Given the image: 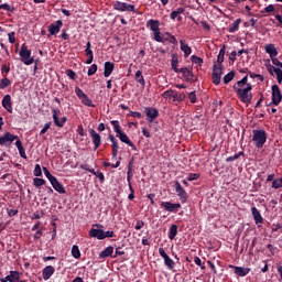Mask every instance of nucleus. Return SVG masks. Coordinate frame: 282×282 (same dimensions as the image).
Wrapping results in <instances>:
<instances>
[{"label": "nucleus", "instance_id": "1", "mask_svg": "<svg viewBox=\"0 0 282 282\" xmlns=\"http://www.w3.org/2000/svg\"><path fill=\"white\" fill-rule=\"evenodd\" d=\"M232 89L240 102H245V105H250V102H252V84H247L246 87L232 86Z\"/></svg>", "mask_w": 282, "mask_h": 282}, {"label": "nucleus", "instance_id": "2", "mask_svg": "<svg viewBox=\"0 0 282 282\" xmlns=\"http://www.w3.org/2000/svg\"><path fill=\"white\" fill-rule=\"evenodd\" d=\"M110 124L113 127V131L116 133V138H119L121 142L124 144H128V147L132 148V151H138V148L131 140L129 139V135L122 131V128L120 127V121L118 120H112L110 121Z\"/></svg>", "mask_w": 282, "mask_h": 282}, {"label": "nucleus", "instance_id": "3", "mask_svg": "<svg viewBox=\"0 0 282 282\" xmlns=\"http://www.w3.org/2000/svg\"><path fill=\"white\" fill-rule=\"evenodd\" d=\"M252 142L256 149H261L268 142V132L263 129L252 130Z\"/></svg>", "mask_w": 282, "mask_h": 282}, {"label": "nucleus", "instance_id": "4", "mask_svg": "<svg viewBox=\"0 0 282 282\" xmlns=\"http://www.w3.org/2000/svg\"><path fill=\"white\" fill-rule=\"evenodd\" d=\"M20 61L24 65H32L34 63V57L32 56V50L28 45L22 44L19 52Z\"/></svg>", "mask_w": 282, "mask_h": 282}, {"label": "nucleus", "instance_id": "5", "mask_svg": "<svg viewBox=\"0 0 282 282\" xmlns=\"http://www.w3.org/2000/svg\"><path fill=\"white\" fill-rule=\"evenodd\" d=\"M51 111H52V115H53V121H54L55 127H58L59 129H63V127H65V123L67 122V118L65 116L59 118V116L62 113L56 108H52Z\"/></svg>", "mask_w": 282, "mask_h": 282}, {"label": "nucleus", "instance_id": "6", "mask_svg": "<svg viewBox=\"0 0 282 282\" xmlns=\"http://www.w3.org/2000/svg\"><path fill=\"white\" fill-rule=\"evenodd\" d=\"M174 188L177 197L181 199V203L186 204V202H188V194L186 193V189L182 187V184H180L178 181L174 182Z\"/></svg>", "mask_w": 282, "mask_h": 282}, {"label": "nucleus", "instance_id": "7", "mask_svg": "<svg viewBox=\"0 0 282 282\" xmlns=\"http://www.w3.org/2000/svg\"><path fill=\"white\" fill-rule=\"evenodd\" d=\"M14 140H19V135L6 132L0 137V147H12V142H14Z\"/></svg>", "mask_w": 282, "mask_h": 282}, {"label": "nucleus", "instance_id": "8", "mask_svg": "<svg viewBox=\"0 0 282 282\" xmlns=\"http://www.w3.org/2000/svg\"><path fill=\"white\" fill-rule=\"evenodd\" d=\"M178 74H182L187 83H197V77L193 74V68L182 67L180 68Z\"/></svg>", "mask_w": 282, "mask_h": 282}, {"label": "nucleus", "instance_id": "9", "mask_svg": "<svg viewBox=\"0 0 282 282\" xmlns=\"http://www.w3.org/2000/svg\"><path fill=\"white\" fill-rule=\"evenodd\" d=\"M88 131L93 140L94 151H98V149H100V144H102V137H100V133L96 132L94 128H89Z\"/></svg>", "mask_w": 282, "mask_h": 282}, {"label": "nucleus", "instance_id": "10", "mask_svg": "<svg viewBox=\"0 0 282 282\" xmlns=\"http://www.w3.org/2000/svg\"><path fill=\"white\" fill-rule=\"evenodd\" d=\"M271 89H272V101L270 105H274L275 107H279L282 100L281 88H279V85H273Z\"/></svg>", "mask_w": 282, "mask_h": 282}, {"label": "nucleus", "instance_id": "11", "mask_svg": "<svg viewBox=\"0 0 282 282\" xmlns=\"http://www.w3.org/2000/svg\"><path fill=\"white\" fill-rule=\"evenodd\" d=\"M113 8L118 10V12H135V6L127 2L116 1Z\"/></svg>", "mask_w": 282, "mask_h": 282}, {"label": "nucleus", "instance_id": "12", "mask_svg": "<svg viewBox=\"0 0 282 282\" xmlns=\"http://www.w3.org/2000/svg\"><path fill=\"white\" fill-rule=\"evenodd\" d=\"M161 208H164L166 213H177L180 208H182V204L180 203H171V202H162Z\"/></svg>", "mask_w": 282, "mask_h": 282}, {"label": "nucleus", "instance_id": "13", "mask_svg": "<svg viewBox=\"0 0 282 282\" xmlns=\"http://www.w3.org/2000/svg\"><path fill=\"white\" fill-rule=\"evenodd\" d=\"M159 254L164 260V265H166L167 270H173V268H175V261H173V259L166 254L164 248L159 249Z\"/></svg>", "mask_w": 282, "mask_h": 282}, {"label": "nucleus", "instance_id": "14", "mask_svg": "<svg viewBox=\"0 0 282 282\" xmlns=\"http://www.w3.org/2000/svg\"><path fill=\"white\" fill-rule=\"evenodd\" d=\"M61 28H63V20H57L48 25V37L56 36L58 32H61Z\"/></svg>", "mask_w": 282, "mask_h": 282}, {"label": "nucleus", "instance_id": "15", "mask_svg": "<svg viewBox=\"0 0 282 282\" xmlns=\"http://www.w3.org/2000/svg\"><path fill=\"white\" fill-rule=\"evenodd\" d=\"M135 162V158L132 156L128 163V172H127V182L130 191H133V186L131 185V180H133V164Z\"/></svg>", "mask_w": 282, "mask_h": 282}, {"label": "nucleus", "instance_id": "16", "mask_svg": "<svg viewBox=\"0 0 282 282\" xmlns=\"http://www.w3.org/2000/svg\"><path fill=\"white\" fill-rule=\"evenodd\" d=\"M265 67H267V72H269L270 76H274V74L276 75V80H278L279 85H281V83H282L281 68H276L272 64H267Z\"/></svg>", "mask_w": 282, "mask_h": 282}, {"label": "nucleus", "instance_id": "17", "mask_svg": "<svg viewBox=\"0 0 282 282\" xmlns=\"http://www.w3.org/2000/svg\"><path fill=\"white\" fill-rule=\"evenodd\" d=\"M145 116L148 118V122H153V120H155V118H158V116H160V111L158 110V108L147 107Z\"/></svg>", "mask_w": 282, "mask_h": 282}, {"label": "nucleus", "instance_id": "18", "mask_svg": "<svg viewBox=\"0 0 282 282\" xmlns=\"http://www.w3.org/2000/svg\"><path fill=\"white\" fill-rule=\"evenodd\" d=\"M229 268L234 270L235 274L237 276H248L250 274V268H243V267H236L232 264H229Z\"/></svg>", "mask_w": 282, "mask_h": 282}, {"label": "nucleus", "instance_id": "19", "mask_svg": "<svg viewBox=\"0 0 282 282\" xmlns=\"http://www.w3.org/2000/svg\"><path fill=\"white\" fill-rule=\"evenodd\" d=\"M2 107L8 111L9 113H12V96L6 95L2 98Z\"/></svg>", "mask_w": 282, "mask_h": 282}, {"label": "nucleus", "instance_id": "20", "mask_svg": "<svg viewBox=\"0 0 282 282\" xmlns=\"http://www.w3.org/2000/svg\"><path fill=\"white\" fill-rule=\"evenodd\" d=\"M89 237H93L95 239H98L99 241H102V239H105V230L91 228L89 230Z\"/></svg>", "mask_w": 282, "mask_h": 282}, {"label": "nucleus", "instance_id": "21", "mask_svg": "<svg viewBox=\"0 0 282 282\" xmlns=\"http://www.w3.org/2000/svg\"><path fill=\"white\" fill-rule=\"evenodd\" d=\"M264 51L267 54H269L270 58L279 56V51L276 50V46L274 44H265Z\"/></svg>", "mask_w": 282, "mask_h": 282}, {"label": "nucleus", "instance_id": "22", "mask_svg": "<svg viewBox=\"0 0 282 282\" xmlns=\"http://www.w3.org/2000/svg\"><path fill=\"white\" fill-rule=\"evenodd\" d=\"M184 12H186V9L184 7H178L176 10L171 12L170 19L172 21H175L176 19L177 21H182V17H180V14H184Z\"/></svg>", "mask_w": 282, "mask_h": 282}, {"label": "nucleus", "instance_id": "23", "mask_svg": "<svg viewBox=\"0 0 282 282\" xmlns=\"http://www.w3.org/2000/svg\"><path fill=\"white\" fill-rule=\"evenodd\" d=\"M51 186L54 188V191H56L57 193H59V195H65V193H67V191L65 189V186H63L61 184V182L58 181V178H55L52 183Z\"/></svg>", "mask_w": 282, "mask_h": 282}, {"label": "nucleus", "instance_id": "24", "mask_svg": "<svg viewBox=\"0 0 282 282\" xmlns=\"http://www.w3.org/2000/svg\"><path fill=\"white\" fill-rule=\"evenodd\" d=\"M116 65L112 62H106L104 65V76L105 78H109L111 74H113Z\"/></svg>", "mask_w": 282, "mask_h": 282}, {"label": "nucleus", "instance_id": "25", "mask_svg": "<svg viewBox=\"0 0 282 282\" xmlns=\"http://www.w3.org/2000/svg\"><path fill=\"white\" fill-rule=\"evenodd\" d=\"M145 26L149 28L151 32H158L160 30V20L150 19L147 21Z\"/></svg>", "mask_w": 282, "mask_h": 282}, {"label": "nucleus", "instance_id": "26", "mask_svg": "<svg viewBox=\"0 0 282 282\" xmlns=\"http://www.w3.org/2000/svg\"><path fill=\"white\" fill-rule=\"evenodd\" d=\"M54 272H56V269H54V267L52 265L45 267L42 271V276L44 281H50V278L52 276V274H54Z\"/></svg>", "mask_w": 282, "mask_h": 282}, {"label": "nucleus", "instance_id": "27", "mask_svg": "<svg viewBox=\"0 0 282 282\" xmlns=\"http://www.w3.org/2000/svg\"><path fill=\"white\" fill-rule=\"evenodd\" d=\"M251 214L256 224H263V216H261V212L257 207L251 208Z\"/></svg>", "mask_w": 282, "mask_h": 282}, {"label": "nucleus", "instance_id": "28", "mask_svg": "<svg viewBox=\"0 0 282 282\" xmlns=\"http://www.w3.org/2000/svg\"><path fill=\"white\" fill-rule=\"evenodd\" d=\"M180 44H181V50H182V52L184 53V57H185V58H188V55H189V54H193V48H191V47L188 46V44H186V42H184V40H181V41H180Z\"/></svg>", "mask_w": 282, "mask_h": 282}, {"label": "nucleus", "instance_id": "29", "mask_svg": "<svg viewBox=\"0 0 282 282\" xmlns=\"http://www.w3.org/2000/svg\"><path fill=\"white\" fill-rule=\"evenodd\" d=\"M21 279V273L19 271H10L7 275V281L9 282H19Z\"/></svg>", "mask_w": 282, "mask_h": 282}, {"label": "nucleus", "instance_id": "30", "mask_svg": "<svg viewBox=\"0 0 282 282\" xmlns=\"http://www.w3.org/2000/svg\"><path fill=\"white\" fill-rule=\"evenodd\" d=\"M107 257L113 258V247L109 246L99 253V259H107Z\"/></svg>", "mask_w": 282, "mask_h": 282}, {"label": "nucleus", "instance_id": "31", "mask_svg": "<svg viewBox=\"0 0 282 282\" xmlns=\"http://www.w3.org/2000/svg\"><path fill=\"white\" fill-rule=\"evenodd\" d=\"M108 138H109L110 142L112 143L111 148L116 155L118 153V149H120V145L118 144V139H116V137L113 134H109Z\"/></svg>", "mask_w": 282, "mask_h": 282}, {"label": "nucleus", "instance_id": "32", "mask_svg": "<svg viewBox=\"0 0 282 282\" xmlns=\"http://www.w3.org/2000/svg\"><path fill=\"white\" fill-rule=\"evenodd\" d=\"M171 65L173 72H175V74H180V68H177V65H180V59H177V55H172Z\"/></svg>", "mask_w": 282, "mask_h": 282}, {"label": "nucleus", "instance_id": "33", "mask_svg": "<svg viewBox=\"0 0 282 282\" xmlns=\"http://www.w3.org/2000/svg\"><path fill=\"white\" fill-rule=\"evenodd\" d=\"M185 99L186 95L184 93H177V90H174L172 102H183Z\"/></svg>", "mask_w": 282, "mask_h": 282}, {"label": "nucleus", "instance_id": "34", "mask_svg": "<svg viewBox=\"0 0 282 282\" xmlns=\"http://www.w3.org/2000/svg\"><path fill=\"white\" fill-rule=\"evenodd\" d=\"M239 25H241V19H237L231 25H229L228 32L230 34H235L239 30Z\"/></svg>", "mask_w": 282, "mask_h": 282}, {"label": "nucleus", "instance_id": "35", "mask_svg": "<svg viewBox=\"0 0 282 282\" xmlns=\"http://www.w3.org/2000/svg\"><path fill=\"white\" fill-rule=\"evenodd\" d=\"M212 74L221 76L224 74V66L221 64H214Z\"/></svg>", "mask_w": 282, "mask_h": 282}, {"label": "nucleus", "instance_id": "36", "mask_svg": "<svg viewBox=\"0 0 282 282\" xmlns=\"http://www.w3.org/2000/svg\"><path fill=\"white\" fill-rule=\"evenodd\" d=\"M134 76H135L137 83H140L142 87H145L147 82L144 80V76H142V70H137Z\"/></svg>", "mask_w": 282, "mask_h": 282}, {"label": "nucleus", "instance_id": "37", "mask_svg": "<svg viewBox=\"0 0 282 282\" xmlns=\"http://www.w3.org/2000/svg\"><path fill=\"white\" fill-rule=\"evenodd\" d=\"M177 237V225L173 224L170 227L169 239L173 241Z\"/></svg>", "mask_w": 282, "mask_h": 282}, {"label": "nucleus", "instance_id": "38", "mask_svg": "<svg viewBox=\"0 0 282 282\" xmlns=\"http://www.w3.org/2000/svg\"><path fill=\"white\" fill-rule=\"evenodd\" d=\"M224 56H226V45H223L220 51H219V54L217 56V64L218 65H221V63H224Z\"/></svg>", "mask_w": 282, "mask_h": 282}, {"label": "nucleus", "instance_id": "39", "mask_svg": "<svg viewBox=\"0 0 282 282\" xmlns=\"http://www.w3.org/2000/svg\"><path fill=\"white\" fill-rule=\"evenodd\" d=\"M235 70L229 72L227 75L224 76L223 80L225 85H228V83L232 82L235 79Z\"/></svg>", "mask_w": 282, "mask_h": 282}, {"label": "nucleus", "instance_id": "40", "mask_svg": "<svg viewBox=\"0 0 282 282\" xmlns=\"http://www.w3.org/2000/svg\"><path fill=\"white\" fill-rule=\"evenodd\" d=\"M10 85H12V80H10L8 77L0 80V89H7V87H10Z\"/></svg>", "mask_w": 282, "mask_h": 282}, {"label": "nucleus", "instance_id": "41", "mask_svg": "<svg viewBox=\"0 0 282 282\" xmlns=\"http://www.w3.org/2000/svg\"><path fill=\"white\" fill-rule=\"evenodd\" d=\"M191 61H192V63H194L195 65H198L199 67H202V65H204V59L197 55H192Z\"/></svg>", "mask_w": 282, "mask_h": 282}, {"label": "nucleus", "instance_id": "42", "mask_svg": "<svg viewBox=\"0 0 282 282\" xmlns=\"http://www.w3.org/2000/svg\"><path fill=\"white\" fill-rule=\"evenodd\" d=\"M248 75H246L242 79L238 80L234 87H248Z\"/></svg>", "mask_w": 282, "mask_h": 282}, {"label": "nucleus", "instance_id": "43", "mask_svg": "<svg viewBox=\"0 0 282 282\" xmlns=\"http://www.w3.org/2000/svg\"><path fill=\"white\" fill-rule=\"evenodd\" d=\"M72 257H74V259H80V249L76 245L72 247Z\"/></svg>", "mask_w": 282, "mask_h": 282}, {"label": "nucleus", "instance_id": "44", "mask_svg": "<svg viewBox=\"0 0 282 282\" xmlns=\"http://www.w3.org/2000/svg\"><path fill=\"white\" fill-rule=\"evenodd\" d=\"M80 100H82L83 105H85L86 107H96V105H94V101H91V99L87 95L84 98H82Z\"/></svg>", "mask_w": 282, "mask_h": 282}, {"label": "nucleus", "instance_id": "45", "mask_svg": "<svg viewBox=\"0 0 282 282\" xmlns=\"http://www.w3.org/2000/svg\"><path fill=\"white\" fill-rule=\"evenodd\" d=\"M43 172L45 177H47L48 182H51V184L56 180V176L52 175V173H50V170H47V167H43Z\"/></svg>", "mask_w": 282, "mask_h": 282}, {"label": "nucleus", "instance_id": "46", "mask_svg": "<svg viewBox=\"0 0 282 282\" xmlns=\"http://www.w3.org/2000/svg\"><path fill=\"white\" fill-rule=\"evenodd\" d=\"M275 7L274 4H269L268 7H265L261 12V14H272V12H275Z\"/></svg>", "mask_w": 282, "mask_h": 282}, {"label": "nucleus", "instance_id": "47", "mask_svg": "<svg viewBox=\"0 0 282 282\" xmlns=\"http://www.w3.org/2000/svg\"><path fill=\"white\" fill-rule=\"evenodd\" d=\"M44 184L45 180L39 177L33 178V186H35V188H41V186H44Z\"/></svg>", "mask_w": 282, "mask_h": 282}, {"label": "nucleus", "instance_id": "48", "mask_svg": "<svg viewBox=\"0 0 282 282\" xmlns=\"http://www.w3.org/2000/svg\"><path fill=\"white\" fill-rule=\"evenodd\" d=\"M165 36H167V39H165V41H170V43H172V45H177V39L175 37V35H172L169 32H165Z\"/></svg>", "mask_w": 282, "mask_h": 282}, {"label": "nucleus", "instance_id": "49", "mask_svg": "<svg viewBox=\"0 0 282 282\" xmlns=\"http://www.w3.org/2000/svg\"><path fill=\"white\" fill-rule=\"evenodd\" d=\"M153 36H154V41H156V43H164L165 42V40L162 39V35L160 33V29H159V31L153 32Z\"/></svg>", "mask_w": 282, "mask_h": 282}, {"label": "nucleus", "instance_id": "50", "mask_svg": "<svg viewBox=\"0 0 282 282\" xmlns=\"http://www.w3.org/2000/svg\"><path fill=\"white\" fill-rule=\"evenodd\" d=\"M75 94L77 98H79V100H82V98H85L87 96V94H85V91H83L80 87H75Z\"/></svg>", "mask_w": 282, "mask_h": 282}, {"label": "nucleus", "instance_id": "51", "mask_svg": "<svg viewBox=\"0 0 282 282\" xmlns=\"http://www.w3.org/2000/svg\"><path fill=\"white\" fill-rule=\"evenodd\" d=\"M33 175L35 177H41V175H43V170H41V165L40 164L35 165V169L33 171Z\"/></svg>", "mask_w": 282, "mask_h": 282}, {"label": "nucleus", "instance_id": "52", "mask_svg": "<svg viewBox=\"0 0 282 282\" xmlns=\"http://www.w3.org/2000/svg\"><path fill=\"white\" fill-rule=\"evenodd\" d=\"M272 188L279 189L282 188V178H276L272 182Z\"/></svg>", "mask_w": 282, "mask_h": 282}, {"label": "nucleus", "instance_id": "53", "mask_svg": "<svg viewBox=\"0 0 282 282\" xmlns=\"http://www.w3.org/2000/svg\"><path fill=\"white\" fill-rule=\"evenodd\" d=\"M96 72H98V65L93 64V65L88 68L87 75H88V76H94V74H96Z\"/></svg>", "mask_w": 282, "mask_h": 282}, {"label": "nucleus", "instance_id": "54", "mask_svg": "<svg viewBox=\"0 0 282 282\" xmlns=\"http://www.w3.org/2000/svg\"><path fill=\"white\" fill-rule=\"evenodd\" d=\"M175 94V90L173 89H169V90H165L163 94H162V97L167 99V98H173Z\"/></svg>", "mask_w": 282, "mask_h": 282}, {"label": "nucleus", "instance_id": "55", "mask_svg": "<svg viewBox=\"0 0 282 282\" xmlns=\"http://www.w3.org/2000/svg\"><path fill=\"white\" fill-rule=\"evenodd\" d=\"M0 10H6L7 12H13L14 7H12L8 3H3V4H0Z\"/></svg>", "mask_w": 282, "mask_h": 282}, {"label": "nucleus", "instance_id": "56", "mask_svg": "<svg viewBox=\"0 0 282 282\" xmlns=\"http://www.w3.org/2000/svg\"><path fill=\"white\" fill-rule=\"evenodd\" d=\"M188 100H189L193 105H195V102H197V94H196L195 91H191V93L188 94Z\"/></svg>", "mask_w": 282, "mask_h": 282}, {"label": "nucleus", "instance_id": "57", "mask_svg": "<svg viewBox=\"0 0 282 282\" xmlns=\"http://www.w3.org/2000/svg\"><path fill=\"white\" fill-rule=\"evenodd\" d=\"M123 254H124V250H122V247H118V248H116L115 256H112V259L122 257Z\"/></svg>", "mask_w": 282, "mask_h": 282}, {"label": "nucleus", "instance_id": "58", "mask_svg": "<svg viewBox=\"0 0 282 282\" xmlns=\"http://www.w3.org/2000/svg\"><path fill=\"white\" fill-rule=\"evenodd\" d=\"M93 175H96V177H98V180H99V182H100V184H104L105 183V174L102 173V172H100V171H95V174H93Z\"/></svg>", "mask_w": 282, "mask_h": 282}, {"label": "nucleus", "instance_id": "59", "mask_svg": "<svg viewBox=\"0 0 282 282\" xmlns=\"http://www.w3.org/2000/svg\"><path fill=\"white\" fill-rule=\"evenodd\" d=\"M212 79H213L214 85H220V83H221V76L215 75L213 73H212Z\"/></svg>", "mask_w": 282, "mask_h": 282}, {"label": "nucleus", "instance_id": "60", "mask_svg": "<svg viewBox=\"0 0 282 282\" xmlns=\"http://www.w3.org/2000/svg\"><path fill=\"white\" fill-rule=\"evenodd\" d=\"M80 169H82L83 171H87L88 173L96 174V170L90 169V167H89V164H82V165H80Z\"/></svg>", "mask_w": 282, "mask_h": 282}, {"label": "nucleus", "instance_id": "61", "mask_svg": "<svg viewBox=\"0 0 282 282\" xmlns=\"http://www.w3.org/2000/svg\"><path fill=\"white\" fill-rule=\"evenodd\" d=\"M52 127V122L48 121L44 124L43 129L40 131V135H44V133H47V130Z\"/></svg>", "mask_w": 282, "mask_h": 282}, {"label": "nucleus", "instance_id": "62", "mask_svg": "<svg viewBox=\"0 0 282 282\" xmlns=\"http://www.w3.org/2000/svg\"><path fill=\"white\" fill-rule=\"evenodd\" d=\"M66 76H68V78H70V80H76V72H74L73 69H67Z\"/></svg>", "mask_w": 282, "mask_h": 282}, {"label": "nucleus", "instance_id": "63", "mask_svg": "<svg viewBox=\"0 0 282 282\" xmlns=\"http://www.w3.org/2000/svg\"><path fill=\"white\" fill-rule=\"evenodd\" d=\"M188 182H195V180H199L198 173H189L187 177Z\"/></svg>", "mask_w": 282, "mask_h": 282}, {"label": "nucleus", "instance_id": "64", "mask_svg": "<svg viewBox=\"0 0 282 282\" xmlns=\"http://www.w3.org/2000/svg\"><path fill=\"white\" fill-rule=\"evenodd\" d=\"M8 36H9V43H11V44L17 43V37H15V33L14 32L8 33Z\"/></svg>", "mask_w": 282, "mask_h": 282}]
</instances>
